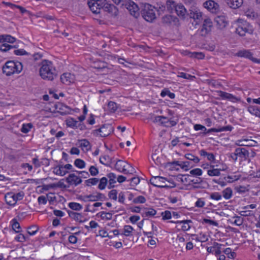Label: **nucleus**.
Listing matches in <instances>:
<instances>
[{
  "label": "nucleus",
  "mask_w": 260,
  "mask_h": 260,
  "mask_svg": "<svg viewBox=\"0 0 260 260\" xmlns=\"http://www.w3.org/2000/svg\"><path fill=\"white\" fill-rule=\"evenodd\" d=\"M38 230L37 226L32 225L28 228L27 233L29 235H34L36 234Z\"/></svg>",
  "instance_id": "obj_55"
},
{
  "label": "nucleus",
  "mask_w": 260,
  "mask_h": 260,
  "mask_svg": "<svg viewBox=\"0 0 260 260\" xmlns=\"http://www.w3.org/2000/svg\"><path fill=\"white\" fill-rule=\"evenodd\" d=\"M88 5L92 12L94 13H100V9L103 7L102 5H103V3L101 2V1H90L88 3Z\"/></svg>",
  "instance_id": "obj_17"
},
{
  "label": "nucleus",
  "mask_w": 260,
  "mask_h": 260,
  "mask_svg": "<svg viewBox=\"0 0 260 260\" xmlns=\"http://www.w3.org/2000/svg\"><path fill=\"white\" fill-rule=\"evenodd\" d=\"M177 3L174 0H167L166 3L165 7L167 8V11L173 13L177 5Z\"/></svg>",
  "instance_id": "obj_25"
},
{
  "label": "nucleus",
  "mask_w": 260,
  "mask_h": 260,
  "mask_svg": "<svg viewBox=\"0 0 260 260\" xmlns=\"http://www.w3.org/2000/svg\"><path fill=\"white\" fill-rule=\"evenodd\" d=\"M156 213V211L152 209L149 208L148 210L146 211L144 214L145 215V217L153 216Z\"/></svg>",
  "instance_id": "obj_56"
},
{
  "label": "nucleus",
  "mask_w": 260,
  "mask_h": 260,
  "mask_svg": "<svg viewBox=\"0 0 260 260\" xmlns=\"http://www.w3.org/2000/svg\"><path fill=\"white\" fill-rule=\"evenodd\" d=\"M191 57L202 59L204 57V55L202 52H193L191 54Z\"/></svg>",
  "instance_id": "obj_64"
},
{
  "label": "nucleus",
  "mask_w": 260,
  "mask_h": 260,
  "mask_svg": "<svg viewBox=\"0 0 260 260\" xmlns=\"http://www.w3.org/2000/svg\"><path fill=\"white\" fill-rule=\"evenodd\" d=\"M235 55L240 57L249 59L255 63H260V59L253 57L252 56L253 54L249 50H240L236 53Z\"/></svg>",
  "instance_id": "obj_8"
},
{
  "label": "nucleus",
  "mask_w": 260,
  "mask_h": 260,
  "mask_svg": "<svg viewBox=\"0 0 260 260\" xmlns=\"http://www.w3.org/2000/svg\"><path fill=\"white\" fill-rule=\"evenodd\" d=\"M210 198L212 200L218 201L221 199L222 196L219 192H214L210 194Z\"/></svg>",
  "instance_id": "obj_48"
},
{
  "label": "nucleus",
  "mask_w": 260,
  "mask_h": 260,
  "mask_svg": "<svg viewBox=\"0 0 260 260\" xmlns=\"http://www.w3.org/2000/svg\"><path fill=\"white\" fill-rule=\"evenodd\" d=\"M116 170L124 174H133L135 172L134 168L129 164L121 160H118L115 164Z\"/></svg>",
  "instance_id": "obj_5"
},
{
  "label": "nucleus",
  "mask_w": 260,
  "mask_h": 260,
  "mask_svg": "<svg viewBox=\"0 0 260 260\" xmlns=\"http://www.w3.org/2000/svg\"><path fill=\"white\" fill-rule=\"evenodd\" d=\"M185 157L190 160L193 161L194 163H198L200 161V159L191 153H188L185 155Z\"/></svg>",
  "instance_id": "obj_52"
},
{
  "label": "nucleus",
  "mask_w": 260,
  "mask_h": 260,
  "mask_svg": "<svg viewBox=\"0 0 260 260\" xmlns=\"http://www.w3.org/2000/svg\"><path fill=\"white\" fill-rule=\"evenodd\" d=\"M236 32L240 36H244L246 34H251L253 32L252 26L249 23L242 19H238L235 23Z\"/></svg>",
  "instance_id": "obj_3"
},
{
  "label": "nucleus",
  "mask_w": 260,
  "mask_h": 260,
  "mask_svg": "<svg viewBox=\"0 0 260 260\" xmlns=\"http://www.w3.org/2000/svg\"><path fill=\"white\" fill-rule=\"evenodd\" d=\"M233 218H235L234 223L238 226L242 225L243 223V219L240 216H234Z\"/></svg>",
  "instance_id": "obj_62"
},
{
  "label": "nucleus",
  "mask_w": 260,
  "mask_h": 260,
  "mask_svg": "<svg viewBox=\"0 0 260 260\" xmlns=\"http://www.w3.org/2000/svg\"><path fill=\"white\" fill-rule=\"evenodd\" d=\"M189 16L190 18L197 20V23H198L202 19V15L199 10L194 9V10H190Z\"/></svg>",
  "instance_id": "obj_24"
},
{
  "label": "nucleus",
  "mask_w": 260,
  "mask_h": 260,
  "mask_svg": "<svg viewBox=\"0 0 260 260\" xmlns=\"http://www.w3.org/2000/svg\"><path fill=\"white\" fill-rule=\"evenodd\" d=\"M75 77L74 75L70 73H63L60 76L61 82L64 84L70 85L74 82Z\"/></svg>",
  "instance_id": "obj_14"
},
{
  "label": "nucleus",
  "mask_w": 260,
  "mask_h": 260,
  "mask_svg": "<svg viewBox=\"0 0 260 260\" xmlns=\"http://www.w3.org/2000/svg\"><path fill=\"white\" fill-rule=\"evenodd\" d=\"M168 121L167 118L163 116H156L153 120L154 122H160L161 124H165Z\"/></svg>",
  "instance_id": "obj_37"
},
{
  "label": "nucleus",
  "mask_w": 260,
  "mask_h": 260,
  "mask_svg": "<svg viewBox=\"0 0 260 260\" xmlns=\"http://www.w3.org/2000/svg\"><path fill=\"white\" fill-rule=\"evenodd\" d=\"M146 202V199L142 196H139L133 200V202L135 204L144 203Z\"/></svg>",
  "instance_id": "obj_54"
},
{
  "label": "nucleus",
  "mask_w": 260,
  "mask_h": 260,
  "mask_svg": "<svg viewBox=\"0 0 260 260\" xmlns=\"http://www.w3.org/2000/svg\"><path fill=\"white\" fill-rule=\"evenodd\" d=\"M15 197L14 193L11 192L6 194L5 199L6 203L11 206H14L17 203Z\"/></svg>",
  "instance_id": "obj_22"
},
{
  "label": "nucleus",
  "mask_w": 260,
  "mask_h": 260,
  "mask_svg": "<svg viewBox=\"0 0 260 260\" xmlns=\"http://www.w3.org/2000/svg\"><path fill=\"white\" fill-rule=\"evenodd\" d=\"M214 21L220 29H222L226 27L228 24V21L226 17L223 15L217 16L215 17Z\"/></svg>",
  "instance_id": "obj_15"
},
{
  "label": "nucleus",
  "mask_w": 260,
  "mask_h": 260,
  "mask_svg": "<svg viewBox=\"0 0 260 260\" xmlns=\"http://www.w3.org/2000/svg\"><path fill=\"white\" fill-rule=\"evenodd\" d=\"M104 11L108 12L112 16H116L118 13V10L116 6L112 4L105 1L102 5Z\"/></svg>",
  "instance_id": "obj_10"
},
{
  "label": "nucleus",
  "mask_w": 260,
  "mask_h": 260,
  "mask_svg": "<svg viewBox=\"0 0 260 260\" xmlns=\"http://www.w3.org/2000/svg\"><path fill=\"white\" fill-rule=\"evenodd\" d=\"M12 229L16 232V233H19L20 232L21 227L20 226V224L19 222L17 221V220L16 219H13L12 220Z\"/></svg>",
  "instance_id": "obj_38"
},
{
  "label": "nucleus",
  "mask_w": 260,
  "mask_h": 260,
  "mask_svg": "<svg viewBox=\"0 0 260 260\" xmlns=\"http://www.w3.org/2000/svg\"><path fill=\"white\" fill-rule=\"evenodd\" d=\"M163 219H169L171 218V213L169 211H166L161 213Z\"/></svg>",
  "instance_id": "obj_63"
},
{
  "label": "nucleus",
  "mask_w": 260,
  "mask_h": 260,
  "mask_svg": "<svg viewBox=\"0 0 260 260\" xmlns=\"http://www.w3.org/2000/svg\"><path fill=\"white\" fill-rule=\"evenodd\" d=\"M160 95L162 97H165L166 95H168L170 99H174L175 96L174 93L171 92L167 88L164 89L161 92Z\"/></svg>",
  "instance_id": "obj_39"
},
{
  "label": "nucleus",
  "mask_w": 260,
  "mask_h": 260,
  "mask_svg": "<svg viewBox=\"0 0 260 260\" xmlns=\"http://www.w3.org/2000/svg\"><path fill=\"white\" fill-rule=\"evenodd\" d=\"M178 77H181V78H184V79H191V78H194V76H192L190 75H189V74H187L186 73H184L183 72H179L178 73V75L177 76Z\"/></svg>",
  "instance_id": "obj_61"
},
{
  "label": "nucleus",
  "mask_w": 260,
  "mask_h": 260,
  "mask_svg": "<svg viewBox=\"0 0 260 260\" xmlns=\"http://www.w3.org/2000/svg\"><path fill=\"white\" fill-rule=\"evenodd\" d=\"M68 214L70 217L74 219L76 221H78L79 222H84V220H82L83 217L81 213L74 212L73 211H68Z\"/></svg>",
  "instance_id": "obj_26"
},
{
  "label": "nucleus",
  "mask_w": 260,
  "mask_h": 260,
  "mask_svg": "<svg viewBox=\"0 0 260 260\" xmlns=\"http://www.w3.org/2000/svg\"><path fill=\"white\" fill-rule=\"evenodd\" d=\"M155 10V8L152 5L148 4H145L141 12L144 19L148 22H152L156 18Z\"/></svg>",
  "instance_id": "obj_4"
},
{
  "label": "nucleus",
  "mask_w": 260,
  "mask_h": 260,
  "mask_svg": "<svg viewBox=\"0 0 260 260\" xmlns=\"http://www.w3.org/2000/svg\"><path fill=\"white\" fill-rule=\"evenodd\" d=\"M178 21L176 17L170 15H166L162 17V22L164 24L169 25L172 23H176Z\"/></svg>",
  "instance_id": "obj_18"
},
{
  "label": "nucleus",
  "mask_w": 260,
  "mask_h": 260,
  "mask_svg": "<svg viewBox=\"0 0 260 260\" xmlns=\"http://www.w3.org/2000/svg\"><path fill=\"white\" fill-rule=\"evenodd\" d=\"M217 92L218 93V95L223 100H229L233 102H237L240 100L239 99L231 93L221 90L217 91Z\"/></svg>",
  "instance_id": "obj_16"
},
{
  "label": "nucleus",
  "mask_w": 260,
  "mask_h": 260,
  "mask_svg": "<svg viewBox=\"0 0 260 260\" xmlns=\"http://www.w3.org/2000/svg\"><path fill=\"white\" fill-rule=\"evenodd\" d=\"M66 181L70 185H74L75 186L78 185L82 182L81 177L77 176L75 174H70L68 177L66 178Z\"/></svg>",
  "instance_id": "obj_12"
},
{
  "label": "nucleus",
  "mask_w": 260,
  "mask_h": 260,
  "mask_svg": "<svg viewBox=\"0 0 260 260\" xmlns=\"http://www.w3.org/2000/svg\"><path fill=\"white\" fill-rule=\"evenodd\" d=\"M89 145V142L85 139L82 140L79 142L80 147L83 149H85L86 150H88L90 148Z\"/></svg>",
  "instance_id": "obj_44"
},
{
  "label": "nucleus",
  "mask_w": 260,
  "mask_h": 260,
  "mask_svg": "<svg viewBox=\"0 0 260 260\" xmlns=\"http://www.w3.org/2000/svg\"><path fill=\"white\" fill-rule=\"evenodd\" d=\"M79 199L80 200H82L84 202H87V201H91L94 202L95 201V197L94 194H89L84 196H80Z\"/></svg>",
  "instance_id": "obj_40"
},
{
  "label": "nucleus",
  "mask_w": 260,
  "mask_h": 260,
  "mask_svg": "<svg viewBox=\"0 0 260 260\" xmlns=\"http://www.w3.org/2000/svg\"><path fill=\"white\" fill-rule=\"evenodd\" d=\"M220 170L217 169L208 170L207 174L210 176H218L220 175Z\"/></svg>",
  "instance_id": "obj_47"
},
{
  "label": "nucleus",
  "mask_w": 260,
  "mask_h": 260,
  "mask_svg": "<svg viewBox=\"0 0 260 260\" xmlns=\"http://www.w3.org/2000/svg\"><path fill=\"white\" fill-rule=\"evenodd\" d=\"M124 233H123V235H124L125 236H129L133 230V228L132 226H130V225H125L124 226Z\"/></svg>",
  "instance_id": "obj_53"
},
{
  "label": "nucleus",
  "mask_w": 260,
  "mask_h": 260,
  "mask_svg": "<svg viewBox=\"0 0 260 260\" xmlns=\"http://www.w3.org/2000/svg\"><path fill=\"white\" fill-rule=\"evenodd\" d=\"M40 75L43 79L53 80L56 76V72L52 63L47 60L42 61V66L40 69Z\"/></svg>",
  "instance_id": "obj_1"
},
{
  "label": "nucleus",
  "mask_w": 260,
  "mask_h": 260,
  "mask_svg": "<svg viewBox=\"0 0 260 260\" xmlns=\"http://www.w3.org/2000/svg\"><path fill=\"white\" fill-rule=\"evenodd\" d=\"M212 26V22L210 19H205L204 21L202 28L200 30V34L202 36H206L211 31Z\"/></svg>",
  "instance_id": "obj_11"
},
{
  "label": "nucleus",
  "mask_w": 260,
  "mask_h": 260,
  "mask_svg": "<svg viewBox=\"0 0 260 260\" xmlns=\"http://www.w3.org/2000/svg\"><path fill=\"white\" fill-rule=\"evenodd\" d=\"M108 109L110 112H115L117 109L116 103L112 101L109 102L108 104Z\"/></svg>",
  "instance_id": "obj_41"
},
{
  "label": "nucleus",
  "mask_w": 260,
  "mask_h": 260,
  "mask_svg": "<svg viewBox=\"0 0 260 260\" xmlns=\"http://www.w3.org/2000/svg\"><path fill=\"white\" fill-rule=\"evenodd\" d=\"M16 41V39L10 35H4L0 36V43L7 42L10 43H13Z\"/></svg>",
  "instance_id": "obj_27"
},
{
  "label": "nucleus",
  "mask_w": 260,
  "mask_h": 260,
  "mask_svg": "<svg viewBox=\"0 0 260 260\" xmlns=\"http://www.w3.org/2000/svg\"><path fill=\"white\" fill-rule=\"evenodd\" d=\"M16 48V46H12L8 44H3L0 46V50L3 52H6L11 48Z\"/></svg>",
  "instance_id": "obj_50"
},
{
  "label": "nucleus",
  "mask_w": 260,
  "mask_h": 260,
  "mask_svg": "<svg viewBox=\"0 0 260 260\" xmlns=\"http://www.w3.org/2000/svg\"><path fill=\"white\" fill-rule=\"evenodd\" d=\"M22 64L20 62L8 61L3 67V72L7 76H10L15 73H19L22 70Z\"/></svg>",
  "instance_id": "obj_2"
},
{
  "label": "nucleus",
  "mask_w": 260,
  "mask_h": 260,
  "mask_svg": "<svg viewBox=\"0 0 260 260\" xmlns=\"http://www.w3.org/2000/svg\"><path fill=\"white\" fill-rule=\"evenodd\" d=\"M32 127V124L31 123L23 124L21 128V131L24 134H26L30 131Z\"/></svg>",
  "instance_id": "obj_45"
},
{
  "label": "nucleus",
  "mask_w": 260,
  "mask_h": 260,
  "mask_svg": "<svg viewBox=\"0 0 260 260\" xmlns=\"http://www.w3.org/2000/svg\"><path fill=\"white\" fill-rule=\"evenodd\" d=\"M242 143L241 145L247 146L249 147L255 146L257 145V142L253 140H244L242 141Z\"/></svg>",
  "instance_id": "obj_36"
},
{
  "label": "nucleus",
  "mask_w": 260,
  "mask_h": 260,
  "mask_svg": "<svg viewBox=\"0 0 260 260\" xmlns=\"http://www.w3.org/2000/svg\"><path fill=\"white\" fill-rule=\"evenodd\" d=\"M74 165L76 167L80 169H83L85 166V162L81 159H76L74 161Z\"/></svg>",
  "instance_id": "obj_49"
},
{
  "label": "nucleus",
  "mask_w": 260,
  "mask_h": 260,
  "mask_svg": "<svg viewBox=\"0 0 260 260\" xmlns=\"http://www.w3.org/2000/svg\"><path fill=\"white\" fill-rule=\"evenodd\" d=\"M204 7L212 13H215L218 11L219 5L212 0H209L205 2Z\"/></svg>",
  "instance_id": "obj_13"
},
{
  "label": "nucleus",
  "mask_w": 260,
  "mask_h": 260,
  "mask_svg": "<svg viewBox=\"0 0 260 260\" xmlns=\"http://www.w3.org/2000/svg\"><path fill=\"white\" fill-rule=\"evenodd\" d=\"M56 109H58V112L62 115L69 114L71 111V109L69 107L62 103H58L56 105Z\"/></svg>",
  "instance_id": "obj_21"
},
{
  "label": "nucleus",
  "mask_w": 260,
  "mask_h": 260,
  "mask_svg": "<svg viewBox=\"0 0 260 260\" xmlns=\"http://www.w3.org/2000/svg\"><path fill=\"white\" fill-rule=\"evenodd\" d=\"M89 171L92 176H96L99 174V170L98 168L95 167L93 166H92L90 167L89 169Z\"/></svg>",
  "instance_id": "obj_60"
},
{
  "label": "nucleus",
  "mask_w": 260,
  "mask_h": 260,
  "mask_svg": "<svg viewBox=\"0 0 260 260\" xmlns=\"http://www.w3.org/2000/svg\"><path fill=\"white\" fill-rule=\"evenodd\" d=\"M236 154L238 156L243 158L248 154V152L244 148H238L235 150Z\"/></svg>",
  "instance_id": "obj_29"
},
{
  "label": "nucleus",
  "mask_w": 260,
  "mask_h": 260,
  "mask_svg": "<svg viewBox=\"0 0 260 260\" xmlns=\"http://www.w3.org/2000/svg\"><path fill=\"white\" fill-rule=\"evenodd\" d=\"M175 223H183L182 226V230L184 231H187L190 228L189 223L191 222L190 220H183L181 221H176L174 222Z\"/></svg>",
  "instance_id": "obj_28"
},
{
  "label": "nucleus",
  "mask_w": 260,
  "mask_h": 260,
  "mask_svg": "<svg viewBox=\"0 0 260 260\" xmlns=\"http://www.w3.org/2000/svg\"><path fill=\"white\" fill-rule=\"evenodd\" d=\"M99 214H100V217L102 219L110 220L112 217V213L111 212H101Z\"/></svg>",
  "instance_id": "obj_43"
},
{
  "label": "nucleus",
  "mask_w": 260,
  "mask_h": 260,
  "mask_svg": "<svg viewBox=\"0 0 260 260\" xmlns=\"http://www.w3.org/2000/svg\"><path fill=\"white\" fill-rule=\"evenodd\" d=\"M70 208L73 210L80 211L82 209V206L79 203L71 202L68 205Z\"/></svg>",
  "instance_id": "obj_35"
},
{
  "label": "nucleus",
  "mask_w": 260,
  "mask_h": 260,
  "mask_svg": "<svg viewBox=\"0 0 260 260\" xmlns=\"http://www.w3.org/2000/svg\"><path fill=\"white\" fill-rule=\"evenodd\" d=\"M182 169H184L185 171L189 170L190 167H192L190 166V163L189 161H181V167Z\"/></svg>",
  "instance_id": "obj_59"
},
{
  "label": "nucleus",
  "mask_w": 260,
  "mask_h": 260,
  "mask_svg": "<svg viewBox=\"0 0 260 260\" xmlns=\"http://www.w3.org/2000/svg\"><path fill=\"white\" fill-rule=\"evenodd\" d=\"M67 125L73 128H77L78 127H79V125H78V121H76L74 119L72 118H68L66 120Z\"/></svg>",
  "instance_id": "obj_33"
},
{
  "label": "nucleus",
  "mask_w": 260,
  "mask_h": 260,
  "mask_svg": "<svg viewBox=\"0 0 260 260\" xmlns=\"http://www.w3.org/2000/svg\"><path fill=\"white\" fill-rule=\"evenodd\" d=\"M99 181V180L98 178H93L86 180L85 181V183L87 186H91L96 184Z\"/></svg>",
  "instance_id": "obj_51"
},
{
  "label": "nucleus",
  "mask_w": 260,
  "mask_h": 260,
  "mask_svg": "<svg viewBox=\"0 0 260 260\" xmlns=\"http://www.w3.org/2000/svg\"><path fill=\"white\" fill-rule=\"evenodd\" d=\"M52 169L53 173L54 174L60 176H63L68 173V171L65 170L63 165H57L53 167Z\"/></svg>",
  "instance_id": "obj_20"
},
{
  "label": "nucleus",
  "mask_w": 260,
  "mask_h": 260,
  "mask_svg": "<svg viewBox=\"0 0 260 260\" xmlns=\"http://www.w3.org/2000/svg\"><path fill=\"white\" fill-rule=\"evenodd\" d=\"M123 8L127 9L130 14L135 18L139 16V9L138 6L131 0H127Z\"/></svg>",
  "instance_id": "obj_7"
},
{
  "label": "nucleus",
  "mask_w": 260,
  "mask_h": 260,
  "mask_svg": "<svg viewBox=\"0 0 260 260\" xmlns=\"http://www.w3.org/2000/svg\"><path fill=\"white\" fill-rule=\"evenodd\" d=\"M117 190L116 189H113L109 192L108 196L110 199L116 201L117 198Z\"/></svg>",
  "instance_id": "obj_57"
},
{
  "label": "nucleus",
  "mask_w": 260,
  "mask_h": 260,
  "mask_svg": "<svg viewBox=\"0 0 260 260\" xmlns=\"http://www.w3.org/2000/svg\"><path fill=\"white\" fill-rule=\"evenodd\" d=\"M174 12L176 13L179 17L182 18H185L187 13L186 10L184 6L180 3H178Z\"/></svg>",
  "instance_id": "obj_19"
},
{
  "label": "nucleus",
  "mask_w": 260,
  "mask_h": 260,
  "mask_svg": "<svg viewBox=\"0 0 260 260\" xmlns=\"http://www.w3.org/2000/svg\"><path fill=\"white\" fill-rule=\"evenodd\" d=\"M190 174L194 176H201L202 174V170L199 168H196L191 170Z\"/></svg>",
  "instance_id": "obj_58"
},
{
  "label": "nucleus",
  "mask_w": 260,
  "mask_h": 260,
  "mask_svg": "<svg viewBox=\"0 0 260 260\" xmlns=\"http://www.w3.org/2000/svg\"><path fill=\"white\" fill-rule=\"evenodd\" d=\"M100 162L106 166H110L112 159L108 155H104L100 158Z\"/></svg>",
  "instance_id": "obj_31"
},
{
  "label": "nucleus",
  "mask_w": 260,
  "mask_h": 260,
  "mask_svg": "<svg viewBox=\"0 0 260 260\" xmlns=\"http://www.w3.org/2000/svg\"><path fill=\"white\" fill-rule=\"evenodd\" d=\"M108 183V179L106 177H103L100 180V183L98 186V188L101 189L103 190L105 188L107 184Z\"/></svg>",
  "instance_id": "obj_42"
},
{
  "label": "nucleus",
  "mask_w": 260,
  "mask_h": 260,
  "mask_svg": "<svg viewBox=\"0 0 260 260\" xmlns=\"http://www.w3.org/2000/svg\"><path fill=\"white\" fill-rule=\"evenodd\" d=\"M245 15L249 19H253L257 17V14L250 9H248L245 12Z\"/></svg>",
  "instance_id": "obj_46"
},
{
  "label": "nucleus",
  "mask_w": 260,
  "mask_h": 260,
  "mask_svg": "<svg viewBox=\"0 0 260 260\" xmlns=\"http://www.w3.org/2000/svg\"><path fill=\"white\" fill-rule=\"evenodd\" d=\"M107 177L109 179V186L108 188H111L114 187V184L116 182V175L113 173H110L107 175Z\"/></svg>",
  "instance_id": "obj_30"
},
{
  "label": "nucleus",
  "mask_w": 260,
  "mask_h": 260,
  "mask_svg": "<svg viewBox=\"0 0 260 260\" xmlns=\"http://www.w3.org/2000/svg\"><path fill=\"white\" fill-rule=\"evenodd\" d=\"M150 181L152 185L159 188H167L171 187H174L175 186V184L173 182H170L172 184V186L168 185L166 183L167 179L165 178L160 176L154 177L151 179Z\"/></svg>",
  "instance_id": "obj_6"
},
{
  "label": "nucleus",
  "mask_w": 260,
  "mask_h": 260,
  "mask_svg": "<svg viewBox=\"0 0 260 260\" xmlns=\"http://www.w3.org/2000/svg\"><path fill=\"white\" fill-rule=\"evenodd\" d=\"M248 111L252 114L258 116H260V110L256 106H250L248 107Z\"/></svg>",
  "instance_id": "obj_34"
},
{
  "label": "nucleus",
  "mask_w": 260,
  "mask_h": 260,
  "mask_svg": "<svg viewBox=\"0 0 260 260\" xmlns=\"http://www.w3.org/2000/svg\"><path fill=\"white\" fill-rule=\"evenodd\" d=\"M226 4L231 8L237 9L241 7L243 0H224Z\"/></svg>",
  "instance_id": "obj_23"
},
{
  "label": "nucleus",
  "mask_w": 260,
  "mask_h": 260,
  "mask_svg": "<svg viewBox=\"0 0 260 260\" xmlns=\"http://www.w3.org/2000/svg\"><path fill=\"white\" fill-rule=\"evenodd\" d=\"M111 128L110 125H103L99 129L93 131V134L95 136H100L102 137L108 136L110 134V129Z\"/></svg>",
  "instance_id": "obj_9"
},
{
  "label": "nucleus",
  "mask_w": 260,
  "mask_h": 260,
  "mask_svg": "<svg viewBox=\"0 0 260 260\" xmlns=\"http://www.w3.org/2000/svg\"><path fill=\"white\" fill-rule=\"evenodd\" d=\"M222 193L223 197L226 200H229L232 196L233 191L230 187H227L222 191Z\"/></svg>",
  "instance_id": "obj_32"
}]
</instances>
